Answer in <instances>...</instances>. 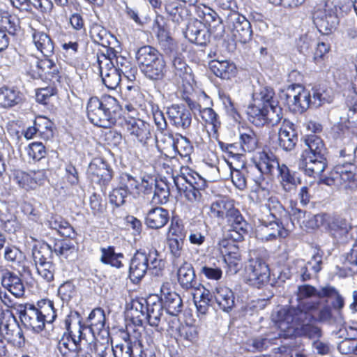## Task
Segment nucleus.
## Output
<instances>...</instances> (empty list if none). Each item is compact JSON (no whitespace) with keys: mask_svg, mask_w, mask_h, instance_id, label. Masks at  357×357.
Instances as JSON below:
<instances>
[{"mask_svg":"<svg viewBox=\"0 0 357 357\" xmlns=\"http://www.w3.org/2000/svg\"><path fill=\"white\" fill-rule=\"evenodd\" d=\"M311 96V92L300 84L289 85L281 95L294 111L300 113L312 107Z\"/></svg>","mask_w":357,"mask_h":357,"instance_id":"6e6552de","label":"nucleus"},{"mask_svg":"<svg viewBox=\"0 0 357 357\" xmlns=\"http://www.w3.org/2000/svg\"><path fill=\"white\" fill-rule=\"evenodd\" d=\"M169 61L172 70L177 76L182 77L188 74V70H190L181 53L169 59Z\"/></svg>","mask_w":357,"mask_h":357,"instance_id":"680f3d73","label":"nucleus"},{"mask_svg":"<svg viewBox=\"0 0 357 357\" xmlns=\"http://www.w3.org/2000/svg\"><path fill=\"white\" fill-rule=\"evenodd\" d=\"M173 150L178 153L181 157H189L192 152L193 147L190 142L185 137L179 135L176 137V141Z\"/></svg>","mask_w":357,"mask_h":357,"instance_id":"0e129e2a","label":"nucleus"},{"mask_svg":"<svg viewBox=\"0 0 357 357\" xmlns=\"http://www.w3.org/2000/svg\"><path fill=\"white\" fill-rule=\"evenodd\" d=\"M237 209L234 201L227 199H221L213 202L210 207L212 215L221 219L223 222Z\"/></svg>","mask_w":357,"mask_h":357,"instance_id":"f704fd0d","label":"nucleus"},{"mask_svg":"<svg viewBox=\"0 0 357 357\" xmlns=\"http://www.w3.org/2000/svg\"><path fill=\"white\" fill-rule=\"evenodd\" d=\"M261 226L258 231L259 238L264 241H271L278 238H285L288 236V229H285L287 225H282L280 222L270 220H261Z\"/></svg>","mask_w":357,"mask_h":357,"instance_id":"412c9836","label":"nucleus"},{"mask_svg":"<svg viewBox=\"0 0 357 357\" xmlns=\"http://www.w3.org/2000/svg\"><path fill=\"white\" fill-rule=\"evenodd\" d=\"M159 52L156 48L151 45H144L139 47L135 52V61L139 68H140L142 64L148 62Z\"/></svg>","mask_w":357,"mask_h":357,"instance_id":"4d7b16f0","label":"nucleus"},{"mask_svg":"<svg viewBox=\"0 0 357 357\" xmlns=\"http://www.w3.org/2000/svg\"><path fill=\"white\" fill-rule=\"evenodd\" d=\"M214 299L220 309L226 312H230L235 305L234 294L227 287H217L214 291Z\"/></svg>","mask_w":357,"mask_h":357,"instance_id":"72a5a7b5","label":"nucleus"},{"mask_svg":"<svg viewBox=\"0 0 357 357\" xmlns=\"http://www.w3.org/2000/svg\"><path fill=\"white\" fill-rule=\"evenodd\" d=\"M297 333L300 336L311 340L319 339L322 336L321 328L312 322H309L298 327Z\"/></svg>","mask_w":357,"mask_h":357,"instance_id":"bf43d9fd","label":"nucleus"},{"mask_svg":"<svg viewBox=\"0 0 357 357\" xmlns=\"http://www.w3.org/2000/svg\"><path fill=\"white\" fill-rule=\"evenodd\" d=\"M272 342L270 339L264 336H258L250 339L246 342L247 349L252 352L262 351L266 350Z\"/></svg>","mask_w":357,"mask_h":357,"instance_id":"052dcab7","label":"nucleus"},{"mask_svg":"<svg viewBox=\"0 0 357 357\" xmlns=\"http://www.w3.org/2000/svg\"><path fill=\"white\" fill-rule=\"evenodd\" d=\"M352 228L350 222L339 216L330 217L326 227L329 234L340 243L348 241L349 232Z\"/></svg>","mask_w":357,"mask_h":357,"instance_id":"5701e85b","label":"nucleus"},{"mask_svg":"<svg viewBox=\"0 0 357 357\" xmlns=\"http://www.w3.org/2000/svg\"><path fill=\"white\" fill-rule=\"evenodd\" d=\"M97 62L103 84L109 89H115L119 85L121 80V70L116 68L112 61V59L102 54L98 56Z\"/></svg>","mask_w":357,"mask_h":357,"instance_id":"ddd939ff","label":"nucleus"},{"mask_svg":"<svg viewBox=\"0 0 357 357\" xmlns=\"http://www.w3.org/2000/svg\"><path fill=\"white\" fill-rule=\"evenodd\" d=\"M294 126L293 123L287 122L278 131L279 146L287 152L294 149L298 142V134Z\"/></svg>","mask_w":357,"mask_h":357,"instance_id":"cd10ccee","label":"nucleus"},{"mask_svg":"<svg viewBox=\"0 0 357 357\" xmlns=\"http://www.w3.org/2000/svg\"><path fill=\"white\" fill-rule=\"evenodd\" d=\"M280 163L277 157L272 152L261 151L253 165L246 169L248 177H251L255 183L260 186L264 181V174H271L275 168L278 169Z\"/></svg>","mask_w":357,"mask_h":357,"instance_id":"0eeeda50","label":"nucleus"},{"mask_svg":"<svg viewBox=\"0 0 357 357\" xmlns=\"http://www.w3.org/2000/svg\"><path fill=\"white\" fill-rule=\"evenodd\" d=\"M307 149L302 154L303 160L299 168L309 176L317 177L321 174L327 166V149L322 139L317 135H309L305 140Z\"/></svg>","mask_w":357,"mask_h":357,"instance_id":"f03ea898","label":"nucleus"},{"mask_svg":"<svg viewBox=\"0 0 357 357\" xmlns=\"http://www.w3.org/2000/svg\"><path fill=\"white\" fill-rule=\"evenodd\" d=\"M177 278L180 286L185 290H200L202 284L196 278V274L192 265L187 261H183L178 268Z\"/></svg>","mask_w":357,"mask_h":357,"instance_id":"b1692460","label":"nucleus"},{"mask_svg":"<svg viewBox=\"0 0 357 357\" xmlns=\"http://www.w3.org/2000/svg\"><path fill=\"white\" fill-rule=\"evenodd\" d=\"M122 127L142 146H147L152 140V126L146 121L138 118L125 116L121 122Z\"/></svg>","mask_w":357,"mask_h":357,"instance_id":"1a4fd4ad","label":"nucleus"},{"mask_svg":"<svg viewBox=\"0 0 357 357\" xmlns=\"http://www.w3.org/2000/svg\"><path fill=\"white\" fill-rule=\"evenodd\" d=\"M148 303H149V298H137L132 301L130 313L134 325L137 326H142L143 320L141 319V317H146Z\"/></svg>","mask_w":357,"mask_h":357,"instance_id":"a19ab883","label":"nucleus"},{"mask_svg":"<svg viewBox=\"0 0 357 357\" xmlns=\"http://www.w3.org/2000/svg\"><path fill=\"white\" fill-rule=\"evenodd\" d=\"M248 167L242 169H234L231 170V178L234 185L239 190H243L247 187L248 174L246 169Z\"/></svg>","mask_w":357,"mask_h":357,"instance_id":"338daca9","label":"nucleus"},{"mask_svg":"<svg viewBox=\"0 0 357 357\" xmlns=\"http://www.w3.org/2000/svg\"><path fill=\"white\" fill-rule=\"evenodd\" d=\"M197 15L203 20L204 25L210 31H215L222 27V20L218 13L209 7L204 6L197 9Z\"/></svg>","mask_w":357,"mask_h":357,"instance_id":"ea45409f","label":"nucleus"},{"mask_svg":"<svg viewBox=\"0 0 357 357\" xmlns=\"http://www.w3.org/2000/svg\"><path fill=\"white\" fill-rule=\"evenodd\" d=\"M250 257L248 264L245 266L246 282L253 287L262 288L269 282V267L257 251L250 252Z\"/></svg>","mask_w":357,"mask_h":357,"instance_id":"423d86ee","label":"nucleus"},{"mask_svg":"<svg viewBox=\"0 0 357 357\" xmlns=\"http://www.w3.org/2000/svg\"><path fill=\"white\" fill-rule=\"evenodd\" d=\"M114 250V247L113 246L102 248L100 250L102 253L100 261L105 264H109L112 266L119 268L123 266L121 259H123L124 256L121 252H115Z\"/></svg>","mask_w":357,"mask_h":357,"instance_id":"de8ad7c7","label":"nucleus"},{"mask_svg":"<svg viewBox=\"0 0 357 357\" xmlns=\"http://www.w3.org/2000/svg\"><path fill=\"white\" fill-rule=\"evenodd\" d=\"M1 285L16 298L24 296V284L20 276L13 272L6 271L1 277Z\"/></svg>","mask_w":357,"mask_h":357,"instance_id":"2f4dec72","label":"nucleus"},{"mask_svg":"<svg viewBox=\"0 0 357 357\" xmlns=\"http://www.w3.org/2000/svg\"><path fill=\"white\" fill-rule=\"evenodd\" d=\"M167 114L171 124L179 130L188 129L192 123L191 112L183 105H173Z\"/></svg>","mask_w":357,"mask_h":357,"instance_id":"4be33fe9","label":"nucleus"},{"mask_svg":"<svg viewBox=\"0 0 357 357\" xmlns=\"http://www.w3.org/2000/svg\"><path fill=\"white\" fill-rule=\"evenodd\" d=\"M227 22L236 41L245 44L251 40L252 37L251 23L244 15L230 10L227 15Z\"/></svg>","mask_w":357,"mask_h":357,"instance_id":"9d476101","label":"nucleus"},{"mask_svg":"<svg viewBox=\"0 0 357 357\" xmlns=\"http://www.w3.org/2000/svg\"><path fill=\"white\" fill-rule=\"evenodd\" d=\"M168 250L172 258V263L174 266H178V260L181 257L184 240L178 238H167Z\"/></svg>","mask_w":357,"mask_h":357,"instance_id":"13d9d810","label":"nucleus"},{"mask_svg":"<svg viewBox=\"0 0 357 357\" xmlns=\"http://www.w3.org/2000/svg\"><path fill=\"white\" fill-rule=\"evenodd\" d=\"M321 264L322 256L317 253L314 255L311 260L307 263L303 259L295 260L289 270L291 273L296 278H299L301 282H306L312 278L309 268L312 269L314 273H318L321 269Z\"/></svg>","mask_w":357,"mask_h":357,"instance_id":"4468645a","label":"nucleus"},{"mask_svg":"<svg viewBox=\"0 0 357 357\" xmlns=\"http://www.w3.org/2000/svg\"><path fill=\"white\" fill-rule=\"evenodd\" d=\"M119 185L128 195H135L137 193L139 181L128 173H122L118 178Z\"/></svg>","mask_w":357,"mask_h":357,"instance_id":"6e6d98bb","label":"nucleus"},{"mask_svg":"<svg viewBox=\"0 0 357 357\" xmlns=\"http://www.w3.org/2000/svg\"><path fill=\"white\" fill-rule=\"evenodd\" d=\"M225 227L229 232L230 238L236 242L242 241L248 234L249 224L245 220L241 211L237 209L225 221Z\"/></svg>","mask_w":357,"mask_h":357,"instance_id":"2eb2a0df","label":"nucleus"},{"mask_svg":"<svg viewBox=\"0 0 357 357\" xmlns=\"http://www.w3.org/2000/svg\"><path fill=\"white\" fill-rule=\"evenodd\" d=\"M53 251L50 243H43L39 246H34L32 251V256L35 266L52 262Z\"/></svg>","mask_w":357,"mask_h":357,"instance_id":"49530a36","label":"nucleus"},{"mask_svg":"<svg viewBox=\"0 0 357 357\" xmlns=\"http://www.w3.org/2000/svg\"><path fill=\"white\" fill-rule=\"evenodd\" d=\"M22 100V93L14 88H0V105L2 107H10Z\"/></svg>","mask_w":357,"mask_h":357,"instance_id":"a18cd8bd","label":"nucleus"},{"mask_svg":"<svg viewBox=\"0 0 357 357\" xmlns=\"http://www.w3.org/2000/svg\"><path fill=\"white\" fill-rule=\"evenodd\" d=\"M50 245L52 251L57 256H63L65 258H67L75 250L73 242L69 239H55Z\"/></svg>","mask_w":357,"mask_h":357,"instance_id":"3c124183","label":"nucleus"},{"mask_svg":"<svg viewBox=\"0 0 357 357\" xmlns=\"http://www.w3.org/2000/svg\"><path fill=\"white\" fill-rule=\"evenodd\" d=\"M347 0H326L323 8H319L312 13L313 23L323 35H329L339 24V13L344 11Z\"/></svg>","mask_w":357,"mask_h":357,"instance_id":"20e7f679","label":"nucleus"},{"mask_svg":"<svg viewBox=\"0 0 357 357\" xmlns=\"http://www.w3.org/2000/svg\"><path fill=\"white\" fill-rule=\"evenodd\" d=\"M278 170L281 178V185L286 192L292 191L300 183L299 178L295 177L294 173L286 165H280L278 166Z\"/></svg>","mask_w":357,"mask_h":357,"instance_id":"c03bdc74","label":"nucleus"},{"mask_svg":"<svg viewBox=\"0 0 357 357\" xmlns=\"http://www.w3.org/2000/svg\"><path fill=\"white\" fill-rule=\"evenodd\" d=\"M58 294L63 301L68 302L76 295V287L72 281L68 280L59 286Z\"/></svg>","mask_w":357,"mask_h":357,"instance_id":"774afa93","label":"nucleus"},{"mask_svg":"<svg viewBox=\"0 0 357 357\" xmlns=\"http://www.w3.org/2000/svg\"><path fill=\"white\" fill-rule=\"evenodd\" d=\"M170 286L169 282L161 285L159 299L168 314L176 316L182 311L183 301L180 296L171 289Z\"/></svg>","mask_w":357,"mask_h":357,"instance_id":"a211bd4d","label":"nucleus"},{"mask_svg":"<svg viewBox=\"0 0 357 357\" xmlns=\"http://www.w3.org/2000/svg\"><path fill=\"white\" fill-rule=\"evenodd\" d=\"M169 195L170 190L167 181L156 179L152 202L157 204H164L168 202Z\"/></svg>","mask_w":357,"mask_h":357,"instance_id":"09e8293b","label":"nucleus"},{"mask_svg":"<svg viewBox=\"0 0 357 357\" xmlns=\"http://www.w3.org/2000/svg\"><path fill=\"white\" fill-rule=\"evenodd\" d=\"M37 310L42 321L45 324H52L56 317V310L53 301L48 299H42L37 303Z\"/></svg>","mask_w":357,"mask_h":357,"instance_id":"37998d69","label":"nucleus"},{"mask_svg":"<svg viewBox=\"0 0 357 357\" xmlns=\"http://www.w3.org/2000/svg\"><path fill=\"white\" fill-rule=\"evenodd\" d=\"M164 6L169 18L178 25L183 22L188 15L185 7L180 1H166Z\"/></svg>","mask_w":357,"mask_h":357,"instance_id":"4c0bfd02","label":"nucleus"},{"mask_svg":"<svg viewBox=\"0 0 357 357\" xmlns=\"http://www.w3.org/2000/svg\"><path fill=\"white\" fill-rule=\"evenodd\" d=\"M139 69L148 79L153 82L160 81L166 75V62L162 54L159 52L148 62L142 64Z\"/></svg>","mask_w":357,"mask_h":357,"instance_id":"f3484780","label":"nucleus"},{"mask_svg":"<svg viewBox=\"0 0 357 357\" xmlns=\"http://www.w3.org/2000/svg\"><path fill=\"white\" fill-rule=\"evenodd\" d=\"M139 349L140 344L123 340V342L112 347V350L114 357H136L135 351Z\"/></svg>","mask_w":357,"mask_h":357,"instance_id":"8fccbe9b","label":"nucleus"},{"mask_svg":"<svg viewBox=\"0 0 357 357\" xmlns=\"http://www.w3.org/2000/svg\"><path fill=\"white\" fill-rule=\"evenodd\" d=\"M183 33L190 42L200 46H204L210 41L209 30L198 20H191L186 25Z\"/></svg>","mask_w":357,"mask_h":357,"instance_id":"6ab92c4d","label":"nucleus"},{"mask_svg":"<svg viewBox=\"0 0 357 357\" xmlns=\"http://www.w3.org/2000/svg\"><path fill=\"white\" fill-rule=\"evenodd\" d=\"M87 173L92 182L106 187L112 178V169L102 160L91 162L88 167Z\"/></svg>","mask_w":357,"mask_h":357,"instance_id":"aec40b11","label":"nucleus"},{"mask_svg":"<svg viewBox=\"0 0 357 357\" xmlns=\"http://www.w3.org/2000/svg\"><path fill=\"white\" fill-rule=\"evenodd\" d=\"M298 219V222L310 229H316L326 225L329 216L324 213L312 215L301 209H296L293 215Z\"/></svg>","mask_w":357,"mask_h":357,"instance_id":"c756f323","label":"nucleus"},{"mask_svg":"<svg viewBox=\"0 0 357 357\" xmlns=\"http://www.w3.org/2000/svg\"><path fill=\"white\" fill-rule=\"evenodd\" d=\"M240 145L243 151H254L258 146V138L256 133L249 128L241 132Z\"/></svg>","mask_w":357,"mask_h":357,"instance_id":"864d4df0","label":"nucleus"},{"mask_svg":"<svg viewBox=\"0 0 357 357\" xmlns=\"http://www.w3.org/2000/svg\"><path fill=\"white\" fill-rule=\"evenodd\" d=\"M174 182L179 192L190 203H197L202 199L201 191L204 190L207 183L197 172L188 169L186 174L174 178Z\"/></svg>","mask_w":357,"mask_h":357,"instance_id":"39448f33","label":"nucleus"},{"mask_svg":"<svg viewBox=\"0 0 357 357\" xmlns=\"http://www.w3.org/2000/svg\"><path fill=\"white\" fill-rule=\"evenodd\" d=\"M273 89L269 86L261 87L259 91L253 94L256 102L260 103L261 106L268 107L271 112L282 116V108L279 106L278 102L274 98Z\"/></svg>","mask_w":357,"mask_h":357,"instance_id":"bb28decb","label":"nucleus"},{"mask_svg":"<svg viewBox=\"0 0 357 357\" xmlns=\"http://www.w3.org/2000/svg\"><path fill=\"white\" fill-rule=\"evenodd\" d=\"M32 38L36 47L45 57H50L54 54V44L48 34L33 30Z\"/></svg>","mask_w":357,"mask_h":357,"instance_id":"c9c22d12","label":"nucleus"},{"mask_svg":"<svg viewBox=\"0 0 357 357\" xmlns=\"http://www.w3.org/2000/svg\"><path fill=\"white\" fill-rule=\"evenodd\" d=\"M169 220V211L158 206L148 211L145 217V224L149 228L158 229L166 225Z\"/></svg>","mask_w":357,"mask_h":357,"instance_id":"473e14b6","label":"nucleus"},{"mask_svg":"<svg viewBox=\"0 0 357 357\" xmlns=\"http://www.w3.org/2000/svg\"><path fill=\"white\" fill-rule=\"evenodd\" d=\"M36 67L38 69V74L41 79L49 80L54 85L60 84L61 78L60 67L53 60L45 57L37 61Z\"/></svg>","mask_w":357,"mask_h":357,"instance_id":"a878e982","label":"nucleus"},{"mask_svg":"<svg viewBox=\"0 0 357 357\" xmlns=\"http://www.w3.org/2000/svg\"><path fill=\"white\" fill-rule=\"evenodd\" d=\"M163 309V305L158 297L149 298L145 319L151 326L156 328V331L159 332L163 331V328L160 327Z\"/></svg>","mask_w":357,"mask_h":357,"instance_id":"c85d7f7f","label":"nucleus"},{"mask_svg":"<svg viewBox=\"0 0 357 357\" xmlns=\"http://www.w3.org/2000/svg\"><path fill=\"white\" fill-rule=\"evenodd\" d=\"M340 156L342 158L334 167L338 185L347 189L351 188V184H356L357 181V167L351 162V155H347L345 150H341Z\"/></svg>","mask_w":357,"mask_h":357,"instance_id":"9b49d317","label":"nucleus"},{"mask_svg":"<svg viewBox=\"0 0 357 357\" xmlns=\"http://www.w3.org/2000/svg\"><path fill=\"white\" fill-rule=\"evenodd\" d=\"M38 173H26L22 170H15L13 172V181L20 188L26 190L35 189L39 184Z\"/></svg>","mask_w":357,"mask_h":357,"instance_id":"58836bf2","label":"nucleus"},{"mask_svg":"<svg viewBox=\"0 0 357 357\" xmlns=\"http://www.w3.org/2000/svg\"><path fill=\"white\" fill-rule=\"evenodd\" d=\"M90 36L94 43L102 45V47H109L111 44V40L114 38V36L109 33L102 25L95 23L90 29Z\"/></svg>","mask_w":357,"mask_h":357,"instance_id":"79ce46f5","label":"nucleus"},{"mask_svg":"<svg viewBox=\"0 0 357 357\" xmlns=\"http://www.w3.org/2000/svg\"><path fill=\"white\" fill-rule=\"evenodd\" d=\"M149 266L144 250H137L132 256L129 267V277L134 283L139 282L146 275Z\"/></svg>","mask_w":357,"mask_h":357,"instance_id":"393cba45","label":"nucleus"},{"mask_svg":"<svg viewBox=\"0 0 357 357\" xmlns=\"http://www.w3.org/2000/svg\"><path fill=\"white\" fill-rule=\"evenodd\" d=\"M65 325L68 334L69 335V337H70V340L72 341L70 351L73 353L74 357H79L82 351V340L77 337L76 334L71 330V321L69 318L65 320Z\"/></svg>","mask_w":357,"mask_h":357,"instance_id":"69168bd1","label":"nucleus"},{"mask_svg":"<svg viewBox=\"0 0 357 357\" xmlns=\"http://www.w3.org/2000/svg\"><path fill=\"white\" fill-rule=\"evenodd\" d=\"M319 301L301 302L297 307H284L280 309L273 318L278 327L283 331L294 324L299 327L313 322L316 319L314 312L319 309Z\"/></svg>","mask_w":357,"mask_h":357,"instance_id":"7ed1b4c3","label":"nucleus"},{"mask_svg":"<svg viewBox=\"0 0 357 357\" xmlns=\"http://www.w3.org/2000/svg\"><path fill=\"white\" fill-rule=\"evenodd\" d=\"M15 310L19 314L22 324L28 329L36 333H40L44 329V322L42 321L36 306L31 303L18 304L15 306Z\"/></svg>","mask_w":357,"mask_h":357,"instance_id":"f8f14e48","label":"nucleus"},{"mask_svg":"<svg viewBox=\"0 0 357 357\" xmlns=\"http://www.w3.org/2000/svg\"><path fill=\"white\" fill-rule=\"evenodd\" d=\"M88 321L91 331L100 332L105 325V314L102 309L98 307L93 310L89 315Z\"/></svg>","mask_w":357,"mask_h":357,"instance_id":"603ef678","label":"nucleus"},{"mask_svg":"<svg viewBox=\"0 0 357 357\" xmlns=\"http://www.w3.org/2000/svg\"><path fill=\"white\" fill-rule=\"evenodd\" d=\"M248 120L257 126H264L268 122L272 125L278 123L282 116L271 112L268 107L261 106L260 103L250 105L247 109Z\"/></svg>","mask_w":357,"mask_h":357,"instance_id":"dca6fc26","label":"nucleus"},{"mask_svg":"<svg viewBox=\"0 0 357 357\" xmlns=\"http://www.w3.org/2000/svg\"><path fill=\"white\" fill-rule=\"evenodd\" d=\"M265 206L270 213L271 220L280 222L282 225H287L289 214L277 197L268 198Z\"/></svg>","mask_w":357,"mask_h":357,"instance_id":"e433bc0d","label":"nucleus"},{"mask_svg":"<svg viewBox=\"0 0 357 357\" xmlns=\"http://www.w3.org/2000/svg\"><path fill=\"white\" fill-rule=\"evenodd\" d=\"M121 110L118 100L109 95L102 96L100 98L91 97L86 105L89 121L95 126L105 128L115 124Z\"/></svg>","mask_w":357,"mask_h":357,"instance_id":"f257e3e1","label":"nucleus"},{"mask_svg":"<svg viewBox=\"0 0 357 357\" xmlns=\"http://www.w3.org/2000/svg\"><path fill=\"white\" fill-rule=\"evenodd\" d=\"M209 68L216 77L226 80L232 79L237 73L234 63L228 60H213L209 62Z\"/></svg>","mask_w":357,"mask_h":357,"instance_id":"7c9ffc66","label":"nucleus"},{"mask_svg":"<svg viewBox=\"0 0 357 357\" xmlns=\"http://www.w3.org/2000/svg\"><path fill=\"white\" fill-rule=\"evenodd\" d=\"M19 28V19L16 16L0 10V29H4L9 34L15 35Z\"/></svg>","mask_w":357,"mask_h":357,"instance_id":"5fc2aeb1","label":"nucleus"},{"mask_svg":"<svg viewBox=\"0 0 357 357\" xmlns=\"http://www.w3.org/2000/svg\"><path fill=\"white\" fill-rule=\"evenodd\" d=\"M159 45L165 55L169 59L178 55V47L176 42L169 35L168 38H160L158 40Z\"/></svg>","mask_w":357,"mask_h":357,"instance_id":"e2e57ef3","label":"nucleus"}]
</instances>
